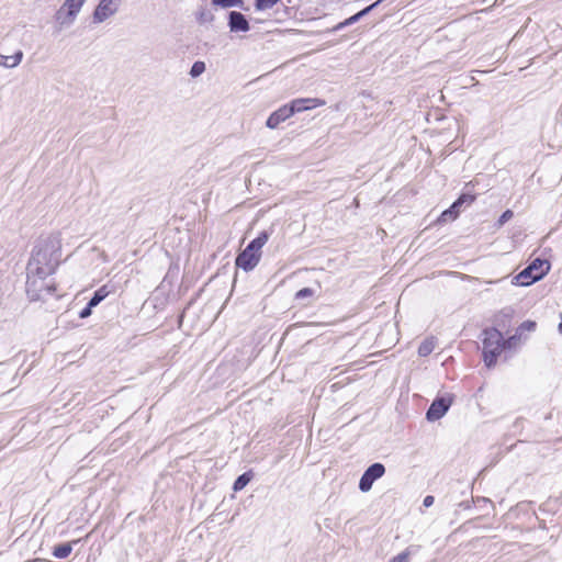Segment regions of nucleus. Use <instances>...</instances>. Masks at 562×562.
I'll list each match as a JSON object with an SVG mask.
<instances>
[{"label":"nucleus","instance_id":"4be33fe9","mask_svg":"<svg viewBox=\"0 0 562 562\" xmlns=\"http://www.w3.org/2000/svg\"><path fill=\"white\" fill-rule=\"evenodd\" d=\"M252 479L251 472H246L239 475L234 482L233 490L235 492L241 491Z\"/></svg>","mask_w":562,"mask_h":562},{"label":"nucleus","instance_id":"20e7f679","mask_svg":"<svg viewBox=\"0 0 562 562\" xmlns=\"http://www.w3.org/2000/svg\"><path fill=\"white\" fill-rule=\"evenodd\" d=\"M46 278L27 271L26 293L31 300H45L47 295L55 292V284L52 281H46Z\"/></svg>","mask_w":562,"mask_h":562},{"label":"nucleus","instance_id":"4468645a","mask_svg":"<svg viewBox=\"0 0 562 562\" xmlns=\"http://www.w3.org/2000/svg\"><path fill=\"white\" fill-rule=\"evenodd\" d=\"M76 18L77 16L75 14L63 9L61 7L59 8V10L56 12V15H55V19L59 26V30L70 26L75 22Z\"/></svg>","mask_w":562,"mask_h":562},{"label":"nucleus","instance_id":"b1692460","mask_svg":"<svg viewBox=\"0 0 562 562\" xmlns=\"http://www.w3.org/2000/svg\"><path fill=\"white\" fill-rule=\"evenodd\" d=\"M212 3L221 8H241L244 4L243 0H212Z\"/></svg>","mask_w":562,"mask_h":562},{"label":"nucleus","instance_id":"5701e85b","mask_svg":"<svg viewBox=\"0 0 562 562\" xmlns=\"http://www.w3.org/2000/svg\"><path fill=\"white\" fill-rule=\"evenodd\" d=\"M280 0H255L256 11H266L272 9Z\"/></svg>","mask_w":562,"mask_h":562},{"label":"nucleus","instance_id":"f03ea898","mask_svg":"<svg viewBox=\"0 0 562 562\" xmlns=\"http://www.w3.org/2000/svg\"><path fill=\"white\" fill-rule=\"evenodd\" d=\"M550 270V262L536 258L521 272L514 277L512 283L527 286L542 279Z\"/></svg>","mask_w":562,"mask_h":562},{"label":"nucleus","instance_id":"9b49d317","mask_svg":"<svg viewBox=\"0 0 562 562\" xmlns=\"http://www.w3.org/2000/svg\"><path fill=\"white\" fill-rule=\"evenodd\" d=\"M228 27L231 32H248L250 25L243 13L231 11L228 14Z\"/></svg>","mask_w":562,"mask_h":562},{"label":"nucleus","instance_id":"f8f14e48","mask_svg":"<svg viewBox=\"0 0 562 562\" xmlns=\"http://www.w3.org/2000/svg\"><path fill=\"white\" fill-rule=\"evenodd\" d=\"M325 101L317 98H307V99H295L290 104H286L288 108H300V110H295V113L306 111L310 109H314L317 106H323Z\"/></svg>","mask_w":562,"mask_h":562},{"label":"nucleus","instance_id":"dca6fc26","mask_svg":"<svg viewBox=\"0 0 562 562\" xmlns=\"http://www.w3.org/2000/svg\"><path fill=\"white\" fill-rule=\"evenodd\" d=\"M269 239V234L267 232H261L257 238L251 240L247 246L252 251L261 255V248L266 245Z\"/></svg>","mask_w":562,"mask_h":562},{"label":"nucleus","instance_id":"f257e3e1","mask_svg":"<svg viewBox=\"0 0 562 562\" xmlns=\"http://www.w3.org/2000/svg\"><path fill=\"white\" fill-rule=\"evenodd\" d=\"M61 256V243L58 236H48L34 248L27 263V271L42 277L53 274Z\"/></svg>","mask_w":562,"mask_h":562},{"label":"nucleus","instance_id":"f3484780","mask_svg":"<svg viewBox=\"0 0 562 562\" xmlns=\"http://www.w3.org/2000/svg\"><path fill=\"white\" fill-rule=\"evenodd\" d=\"M76 541H74L75 543ZM72 551V542L58 544L53 550V555L57 559H66Z\"/></svg>","mask_w":562,"mask_h":562},{"label":"nucleus","instance_id":"72a5a7b5","mask_svg":"<svg viewBox=\"0 0 562 562\" xmlns=\"http://www.w3.org/2000/svg\"><path fill=\"white\" fill-rule=\"evenodd\" d=\"M501 280H490V281H485V283L487 284H493V283H497L499 282Z\"/></svg>","mask_w":562,"mask_h":562},{"label":"nucleus","instance_id":"aec40b11","mask_svg":"<svg viewBox=\"0 0 562 562\" xmlns=\"http://www.w3.org/2000/svg\"><path fill=\"white\" fill-rule=\"evenodd\" d=\"M85 2L86 0H65L61 8L77 16Z\"/></svg>","mask_w":562,"mask_h":562},{"label":"nucleus","instance_id":"2eb2a0df","mask_svg":"<svg viewBox=\"0 0 562 562\" xmlns=\"http://www.w3.org/2000/svg\"><path fill=\"white\" fill-rule=\"evenodd\" d=\"M23 58V53L21 50L16 52L12 56H5L0 54V66L5 68H14L16 67Z\"/></svg>","mask_w":562,"mask_h":562},{"label":"nucleus","instance_id":"a211bd4d","mask_svg":"<svg viewBox=\"0 0 562 562\" xmlns=\"http://www.w3.org/2000/svg\"><path fill=\"white\" fill-rule=\"evenodd\" d=\"M435 347H436V339L434 337H428L418 347V355L420 357H426L434 351Z\"/></svg>","mask_w":562,"mask_h":562},{"label":"nucleus","instance_id":"f704fd0d","mask_svg":"<svg viewBox=\"0 0 562 562\" xmlns=\"http://www.w3.org/2000/svg\"><path fill=\"white\" fill-rule=\"evenodd\" d=\"M558 329H559L560 334H562V315H561V322H560V324L558 326Z\"/></svg>","mask_w":562,"mask_h":562},{"label":"nucleus","instance_id":"412c9836","mask_svg":"<svg viewBox=\"0 0 562 562\" xmlns=\"http://www.w3.org/2000/svg\"><path fill=\"white\" fill-rule=\"evenodd\" d=\"M109 294H110V291L108 290V286L106 285L101 286L99 290H97L94 292L93 296L90 299V301H89L90 306H97Z\"/></svg>","mask_w":562,"mask_h":562},{"label":"nucleus","instance_id":"c85d7f7f","mask_svg":"<svg viewBox=\"0 0 562 562\" xmlns=\"http://www.w3.org/2000/svg\"><path fill=\"white\" fill-rule=\"evenodd\" d=\"M313 294H314V291L312 289L304 288V289H301L300 291L296 292L295 297L297 300H301V299L310 297Z\"/></svg>","mask_w":562,"mask_h":562},{"label":"nucleus","instance_id":"39448f33","mask_svg":"<svg viewBox=\"0 0 562 562\" xmlns=\"http://www.w3.org/2000/svg\"><path fill=\"white\" fill-rule=\"evenodd\" d=\"M120 5L121 0H100L92 14L93 23L100 24L106 21L119 11Z\"/></svg>","mask_w":562,"mask_h":562},{"label":"nucleus","instance_id":"6ab92c4d","mask_svg":"<svg viewBox=\"0 0 562 562\" xmlns=\"http://www.w3.org/2000/svg\"><path fill=\"white\" fill-rule=\"evenodd\" d=\"M515 311L513 307H505L495 315V323L499 326H504L506 321H510L514 316Z\"/></svg>","mask_w":562,"mask_h":562},{"label":"nucleus","instance_id":"393cba45","mask_svg":"<svg viewBox=\"0 0 562 562\" xmlns=\"http://www.w3.org/2000/svg\"><path fill=\"white\" fill-rule=\"evenodd\" d=\"M204 71H205V63L198 60L192 65V67L190 69V76L192 78H196V77L201 76Z\"/></svg>","mask_w":562,"mask_h":562},{"label":"nucleus","instance_id":"ddd939ff","mask_svg":"<svg viewBox=\"0 0 562 562\" xmlns=\"http://www.w3.org/2000/svg\"><path fill=\"white\" fill-rule=\"evenodd\" d=\"M381 2V0H378L375 1L374 3H372L371 5L364 8L363 10L359 11L358 13L353 14L352 16L346 19L345 21L338 23L337 25H335L331 31L333 32H337L339 30H342L344 27L346 26H349L356 22H358L362 16L367 15L373 8H375L379 3Z\"/></svg>","mask_w":562,"mask_h":562},{"label":"nucleus","instance_id":"0eeeda50","mask_svg":"<svg viewBox=\"0 0 562 562\" xmlns=\"http://www.w3.org/2000/svg\"><path fill=\"white\" fill-rule=\"evenodd\" d=\"M451 404H452L451 395H446V396L436 398L431 403L430 407L428 408V411L426 413V418L429 422H435V420L440 419L448 412Z\"/></svg>","mask_w":562,"mask_h":562},{"label":"nucleus","instance_id":"7ed1b4c3","mask_svg":"<svg viewBox=\"0 0 562 562\" xmlns=\"http://www.w3.org/2000/svg\"><path fill=\"white\" fill-rule=\"evenodd\" d=\"M483 356L486 367L495 364L497 356L503 350V335L496 328H487L483 331Z\"/></svg>","mask_w":562,"mask_h":562},{"label":"nucleus","instance_id":"1a4fd4ad","mask_svg":"<svg viewBox=\"0 0 562 562\" xmlns=\"http://www.w3.org/2000/svg\"><path fill=\"white\" fill-rule=\"evenodd\" d=\"M260 254L246 247L236 258V266L245 271L252 270L260 261Z\"/></svg>","mask_w":562,"mask_h":562},{"label":"nucleus","instance_id":"a878e982","mask_svg":"<svg viewBox=\"0 0 562 562\" xmlns=\"http://www.w3.org/2000/svg\"><path fill=\"white\" fill-rule=\"evenodd\" d=\"M198 22L200 24H206V23H212L213 20H214V15L212 14L211 11L209 10H202L199 14H198Z\"/></svg>","mask_w":562,"mask_h":562},{"label":"nucleus","instance_id":"423d86ee","mask_svg":"<svg viewBox=\"0 0 562 562\" xmlns=\"http://www.w3.org/2000/svg\"><path fill=\"white\" fill-rule=\"evenodd\" d=\"M385 473V467L382 463L371 464L362 474L359 482V490L361 492H369L378 479L382 477Z\"/></svg>","mask_w":562,"mask_h":562},{"label":"nucleus","instance_id":"2f4dec72","mask_svg":"<svg viewBox=\"0 0 562 562\" xmlns=\"http://www.w3.org/2000/svg\"><path fill=\"white\" fill-rule=\"evenodd\" d=\"M94 306H90V303L88 302L87 306L80 312L79 316L81 318H86L91 315V311Z\"/></svg>","mask_w":562,"mask_h":562},{"label":"nucleus","instance_id":"6e6552de","mask_svg":"<svg viewBox=\"0 0 562 562\" xmlns=\"http://www.w3.org/2000/svg\"><path fill=\"white\" fill-rule=\"evenodd\" d=\"M475 200L474 195L471 194H461L453 203L452 205L443 211L439 217L440 222H448V221H454L460 212V209L463 204L470 205Z\"/></svg>","mask_w":562,"mask_h":562},{"label":"nucleus","instance_id":"c756f323","mask_svg":"<svg viewBox=\"0 0 562 562\" xmlns=\"http://www.w3.org/2000/svg\"><path fill=\"white\" fill-rule=\"evenodd\" d=\"M517 342H518V338H517L516 335L509 337L506 340L503 338V349H505V348H508V349L514 348L517 345Z\"/></svg>","mask_w":562,"mask_h":562},{"label":"nucleus","instance_id":"cd10ccee","mask_svg":"<svg viewBox=\"0 0 562 562\" xmlns=\"http://www.w3.org/2000/svg\"><path fill=\"white\" fill-rule=\"evenodd\" d=\"M390 562H409V551L405 550L395 555Z\"/></svg>","mask_w":562,"mask_h":562},{"label":"nucleus","instance_id":"473e14b6","mask_svg":"<svg viewBox=\"0 0 562 562\" xmlns=\"http://www.w3.org/2000/svg\"><path fill=\"white\" fill-rule=\"evenodd\" d=\"M434 502H435L434 496H431V495H427V496L424 498L423 504H424V506H425V507H430V506L434 504Z\"/></svg>","mask_w":562,"mask_h":562},{"label":"nucleus","instance_id":"bb28decb","mask_svg":"<svg viewBox=\"0 0 562 562\" xmlns=\"http://www.w3.org/2000/svg\"><path fill=\"white\" fill-rule=\"evenodd\" d=\"M536 329V323L532 322V321H525L524 323H521V325L519 326V328L517 329V331L520 334L525 330L527 331H533Z\"/></svg>","mask_w":562,"mask_h":562},{"label":"nucleus","instance_id":"9d476101","mask_svg":"<svg viewBox=\"0 0 562 562\" xmlns=\"http://www.w3.org/2000/svg\"><path fill=\"white\" fill-rule=\"evenodd\" d=\"M295 110H300V108H288L286 104L279 108L277 111L270 114L266 122V126L271 130L277 128L280 123L291 117L295 113Z\"/></svg>","mask_w":562,"mask_h":562},{"label":"nucleus","instance_id":"7c9ffc66","mask_svg":"<svg viewBox=\"0 0 562 562\" xmlns=\"http://www.w3.org/2000/svg\"><path fill=\"white\" fill-rule=\"evenodd\" d=\"M514 213L510 210L505 211L498 218V226H503L507 221L513 217Z\"/></svg>","mask_w":562,"mask_h":562}]
</instances>
